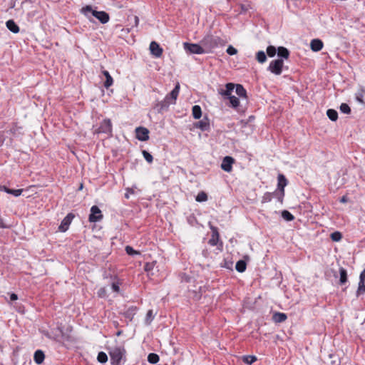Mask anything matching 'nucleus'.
<instances>
[{
	"label": "nucleus",
	"mask_w": 365,
	"mask_h": 365,
	"mask_svg": "<svg viewBox=\"0 0 365 365\" xmlns=\"http://www.w3.org/2000/svg\"><path fill=\"white\" fill-rule=\"evenodd\" d=\"M364 322H365V319H364Z\"/></svg>",
	"instance_id": "58"
},
{
	"label": "nucleus",
	"mask_w": 365,
	"mask_h": 365,
	"mask_svg": "<svg viewBox=\"0 0 365 365\" xmlns=\"http://www.w3.org/2000/svg\"><path fill=\"white\" fill-rule=\"evenodd\" d=\"M195 200L199 202H205L207 200V195L204 191H201L196 196Z\"/></svg>",
	"instance_id": "34"
},
{
	"label": "nucleus",
	"mask_w": 365,
	"mask_h": 365,
	"mask_svg": "<svg viewBox=\"0 0 365 365\" xmlns=\"http://www.w3.org/2000/svg\"><path fill=\"white\" fill-rule=\"evenodd\" d=\"M16 129H17V128L16 126H13V128H11L9 130V132L14 134L16 131Z\"/></svg>",
	"instance_id": "54"
},
{
	"label": "nucleus",
	"mask_w": 365,
	"mask_h": 365,
	"mask_svg": "<svg viewBox=\"0 0 365 365\" xmlns=\"http://www.w3.org/2000/svg\"><path fill=\"white\" fill-rule=\"evenodd\" d=\"M278 195V193L276 192H265L264 195L262 196V202L265 203L270 202L274 196Z\"/></svg>",
	"instance_id": "26"
},
{
	"label": "nucleus",
	"mask_w": 365,
	"mask_h": 365,
	"mask_svg": "<svg viewBox=\"0 0 365 365\" xmlns=\"http://www.w3.org/2000/svg\"><path fill=\"white\" fill-rule=\"evenodd\" d=\"M256 58L259 63H262L266 61L267 56L264 51H259L256 54Z\"/></svg>",
	"instance_id": "35"
},
{
	"label": "nucleus",
	"mask_w": 365,
	"mask_h": 365,
	"mask_svg": "<svg viewBox=\"0 0 365 365\" xmlns=\"http://www.w3.org/2000/svg\"><path fill=\"white\" fill-rule=\"evenodd\" d=\"M257 361L255 356L247 355L243 356V361L247 364H252Z\"/></svg>",
	"instance_id": "37"
},
{
	"label": "nucleus",
	"mask_w": 365,
	"mask_h": 365,
	"mask_svg": "<svg viewBox=\"0 0 365 365\" xmlns=\"http://www.w3.org/2000/svg\"><path fill=\"white\" fill-rule=\"evenodd\" d=\"M184 49L193 54H204L207 53V51L204 48L203 46L197 43H191L185 42L183 43Z\"/></svg>",
	"instance_id": "4"
},
{
	"label": "nucleus",
	"mask_w": 365,
	"mask_h": 365,
	"mask_svg": "<svg viewBox=\"0 0 365 365\" xmlns=\"http://www.w3.org/2000/svg\"><path fill=\"white\" fill-rule=\"evenodd\" d=\"M181 278L182 282H189L190 279V277L186 275L185 274H183Z\"/></svg>",
	"instance_id": "50"
},
{
	"label": "nucleus",
	"mask_w": 365,
	"mask_h": 365,
	"mask_svg": "<svg viewBox=\"0 0 365 365\" xmlns=\"http://www.w3.org/2000/svg\"><path fill=\"white\" fill-rule=\"evenodd\" d=\"M235 162V159L231 156H225L221 163V168L227 173H230L232 170V164Z\"/></svg>",
	"instance_id": "12"
},
{
	"label": "nucleus",
	"mask_w": 365,
	"mask_h": 365,
	"mask_svg": "<svg viewBox=\"0 0 365 365\" xmlns=\"http://www.w3.org/2000/svg\"><path fill=\"white\" fill-rule=\"evenodd\" d=\"M111 287H112V289L115 292H118L119 290H120V287H119V285L117 283H115L113 282L111 285Z\"/></svg>",
	"instance_id": "47"
},
{
	"label": "nucleus",
	"mask_w": 365,
	"mask_h": 365,
	"mask_svg": "<svg viewBox=\"0 0 365 365\" xmlns=\"http://www.w3.org/2000/svg\"><path fill=\"white\" fill-rule=\"evenodd\" d=\"M365 293V282L359 281L358 284V289L356 290V296L359 297Z\"/></svg>",
	"instance_id": "33"
},
{
	"label": "nucleus",
	"mask_w": 365,
	"mask_h": 365,
	"mask_svg": "<svg viewBox=\"0 0 365 365\" xmlns=\"http://www.w3.org/2000/svg\"><path fill=\"white\" fill-rule=\"evenodd\" d=\"M170 104L168 103V101H167L164 98V100L163 101L159 102L157 105V106L159 108L158 111L161 112V111L167 110L168 108V107L170 106Z\"/></svg>",
	"instance_id": "32"
},
{
	"label": "nucleus",
	"mask_w": 365,
	"mask_h": 365,
	"mask_svg": "<svg viewBox=\"0 0 365 365\" xmlns=\"http://www.w3.org/2000/svg\"><path fill=\"white\" fill-rule=\"evenodd\" d=\"M195 127L200 129L202 131H207L210 129V122L207 118H204L195 124Z\"/></svg>",
	"instance_id": "15"
},
{
	"label": "nucleus",
	"mask_w": 365,
	"mask_h": 365,
	"mask_svg": "<svg viewBox=\"0 0 365 365\" xmlns=\"http://www.w3.org/2000/svg\"><path fill=\"white\" fill-rule=\"evenodd\" d=\"M339 201L342 203H346L348 202V197L346 195H344L340 198Z\"/></svg>",
	"instance_id": "51"
},
{
	"label": "nucleus",
	"mask_w": 365,
	"mask_h": 365,
	"mask_svg": "<svg viewBox=\"0 0 365 365\" xmlns=\"http://www.w3.org/2000/svg\"><path fill=\"white\" fill-rule=\"evenodd\" d=\"M125 250L128 255L131 256L140 255V252L138 251L135 250L132 247L129 245L125 247Z\"/></svg>",
	"instance_id": "42"
},
{
	"label": "nucleus",
	"mask_w": 365,
	"mask_h": 365,
	"mask_svg": "<svg viewBox=\"0 0 365 365\" xmlns=\"http://www.w3.org/2000/svg\"><path fill=\"white\" fill-rule=\"evenodd\" d=\"M45 359V354L41 350H36L34 353V360L37 364H41L43 363Z\"/></svg>",
	"instance_id": "19"
},
{
	"label": "nucleus",
	"mask_w": 365,
	"mask_h": 365,
	"mask_svg": "<svg viewBox=\"0 0 365 365\" xmlns=\"http://www.w3.org/2000/svg\"><path fill=\"white\" fill-rule=\"evenodd\" d=\"M330 237L334 242H339L342 238V235L340 232L336 231L331 234Z\"/></svg>",
	"instance_id": "39"
},
{
	"label": "nucleus",
	"mask_w": 365,
	"mask_h": 365,
	"mask_svg": "<svg viewBox=\"0 0 365 365\" xmlns=\"http://www.w3.org/2000/svg\"><path fill=\"white\" fill-rule=\"evenodd\" d=\"M142 153H143V155L145 160L148 163H153V155L150 153H148L147 150H143L142 151Z\"/></svg>",
	"instance_id": "41"
},
{
	"label": "nucleus",
	"mask_w": 365,
	"mask_h": 365,
	"mask_svg": "<svg viewBox=\"0 0 365 365\" xmlns=\"http://www.w3.org/2000/svg\"><path fill=\"white\" fill-rule=\"evenodd\" d=\"M277 55L284 59H287L289 56V51L288 49L283 46H279L277 48Z\"/></svg>",
	"instance_id": "23"
},
{
	"label": "nucleus",
	"mask_w": 365,
	"mask_h": 365,
	"mask_svg": "<svg viewBox=\"0 0 365 365\" xmlns=\"http://www.w3.org/2000/svg\"><path fill=\"white\" fill-rule=\"evenodd\" d=\"M355 98L356 100L361 103H364V91H359L358 93H356V96H355Z\"/></svg>",
	"instance_id": "45"
},
{
	"label": "nucleus",
	"mask_w": 365,
	"mask_h": 365,
	"mask_svg": "<svg viewBox=\"0 0 365 365\" xmlns=\"http://www.w3.org/2000/svg\"><path fill=\"white\" fill-rule=\"evenodd\" d=\"M6 25L7 29L14 34H17L19 32V27L15 23V21L12 19L8 20L6 22Z\"/></svg>",
	"instance_id": "18"
},
{
	"label": "nucleus",
	"mask_w": 365,
	"mask_h": 365,
	"mask_svg": "<svg viewBox=\"0 0 365 365\" xmlns=\"http://www.w3.org/2000/svg\"><path fill=\"white\" fill-rule=\"evenodd\" d=\"M150 51L151 54L155 58H160L163 54V48L155 41H152L150 43Z\"/></svg>",
	"instance_id": "13"
},
{
	"label": "nucleus",
	"mask_w": 365,
	"mask_h": 365,
	"mask_svg": "<svg viewBox=\"0 0 365 365\" xmlns=\"http://www.w3.org/2000/svg\"><path fill=\"white\" fill-rule=\"evenodd\" d=\"M97 133L110 135L112 133V123L110 120L107 118L103 120L97 130Z\"/></svg>",
	"instance_id": "7"
},
{
	"label": "nucleus",
	"mask_w": 365,
	"mask_h": 365,
	"mask_svg": "<svg viewBox=\"0 0 365 365\" xmlns=\"http://www.w3.org/2000/svg\"><path fill=\"white\" fill-rule=\"evenodd\" d=\"M226 51L230 56H233L237 53V50L232 46H229Z\"/></svg>",
	"instance_id": "46"
},
{
	"label": "nucleus",
	"mask_w": 365,
	"mask_h": 365,
	"mask_svg": "<svg viewBox=\"0 0 365 365\" xmlns=\"http://www.w3.org/2000/svg\"><path fill=\"white\" fill-rule=\"evenodd\" d=\"M97 360L101 364H104L108 361V356L103 351H100L97 356Z\"/></svg>",
	"instance_id": "36"
},
{
	"label": "nucleus",
	"mask_w": 365,
	"mask_h": 365,
	"mask_svg": "<svg viewBox=\"0 0 365 365\" xmlns=\"http://www.w3.org/2000/svg\"><path fill=\"white\" fill-rule=\"evenodd\" d=\"M235 93L240 98H247V91L241 84H235Z\"/></svg>",
	"instance_id": "20"
},
{
	"label": "nucleus",
	"mask_w": 365,
	"mask_h": 365,
	"mask_svg": "<svg viewBox=\"0 0 365 365\" xmlns=\"http://www.w3.org/2000/svg\"><path fill=\"white\" fill-rule=\"evenodd\" d=\"M209 243L210 245L215 246L217 244L216 240L212 237V238L209 240Z\"/></svg>",
	"instance_id": "52"
},
{
	"label": "nucleus",
	"mask_w": 365,
	"mask_h": 365,
	"mask_svg": "<svg viewBox=\"0 0 365 365\" xmlns=\"http://www.w3.org/2000/svg\"><path fill=\"white\" fill-rule=\"evenodd\" d=\"M287 318V314L282 312H275L272 317L273 321L276 323L283 322Z\"/></svg>",
	"instance_id": "21"
},
{
	"label": "nucleus",
	"mask_w": 365,
	"mask_h": 365,
	"mask_svg": "<svg viewBox=\"0 0 365 365\" xmlns=\"http://www.w3.org/2000/svg\"><path fill=\"white\" fill-rule=\"evenodd\" d=\"M340 111L344 114H349L351 113V108L347 103H341L339 107Z\"/></svg>",
	"instance_id": "40"
},
{
	"label": "nucleus",
	"mask_w": 365,
	"mask_h": 365,
	"mask_svg": "<svg viewBox=\"0 0 365 365\" xmlns=\"http://www.w3.org/2000/svg\"><path fill=\"white\" fill-rule=\"evenodd\" d=\"M337 365H339V364H337Z\"/></svg>",
	"instance_id": "59"
},
{
	"label": "nucleus",
	"mask_w": 365,
	"mask_h": 365,
	"mask_svg": "<svg viewBox=\"0 0 365 365\" xmlns=\"http://www.w3.org/2000/svg\"><path fill=\"white\" fill-rule=\"evenodd\" d=\"M278 183H277V187L280 190V192L278 193V200L279 202L282 203L283 197L284 196V187L287 185V180L284 175L279 174L277 177Z\"/></svg>",
	"instance_id": "6"
},
{
	"label": "nucleus",
	"mask_w": 365,
	"mask_h": 365,
	"mask_svg": "<svg viewBox=\"0 0 365 365\" xmlns=\"http://www.w3.org/2000/svg\"><path fill=\"white\" fill-rule=\"evenodd\" d=\"M192 115L195 119H199L202 115V110L200 106L195 105L192 107Z\"/></svg>",
	"instance_id": "28"
},
{
	"label": "nucleus",
	"mask_w": 365,
	"mask_h": 365,
	"mask_svg": "<svg viewBox=\"0 0 365 365\" xmlns=\"http://www.w3.org/2000/svg\"><path fill=\"white\" fill-rule=\"evenodd\" d=\"M120 334V331H118V332L117 333V335H118V336H119Z\"/></svg>",
	"instance_id": "56"
},
{
	"label": "nucleus",
	"mask_w": 365,
	"mask_h": 365,
	"mask_svg": "<svg viewBox=\"0 0 365 365\" xmlns=\"http://www.w3.org/2000/svg\"><path fill=\"white\" fill-rule=\"evenodd\" d=\"M81 12L85 16H86L90 21H92V16L96 18L103 24L108 23L110 19V16L108 13L103 11H98L96 10H94L90 5L83 6L81 9Z\"/></svg>",
	"instance_id": "1"
},
{
	"label": "nucleus",
	"mask_w": 365,
	"mask_h": 365,
	"mask_svg": "<svg viewBox=\"0 0 365 365\" xmlns=\"http://www.w3.org/2000/svg\"><path fill=\"white\" fill-rule=\"evenodd\" d=\"M154 319L153 310L150 309L148 311L145 317V324H150Z\"/></svg>",
	"instance_id": "43"
},
{
	"label": "nucleus",
	"mask_w": 365,
	"mask_h": 365,
	"mask_svg": "<svg viewBox=\"0 0 365 365\" xmlns=\"http://www.w3.org/2000/svg\"><path fill=\"white\" fill-rule=\"evenodd\" d=\"M246 267L247 264L244 260H239L235 265L236 270L241 273L245 271Z\"/></svg>",
	"instance_id": "27"
},
{
	"label": "nucleus",
	"mask_w": 365,
	"mask_h": 365,
	"mask_svg": "<svg viewBox=\"0 0 365 365\" xmlns=\"http://www.w3.org/2000/svg\"><path fill=\"white\" fill-rule=\"evenodd\" d=\"M103 218V215L101 210L98 206L93 205L91 208V214L89 215L88 220L91 222H96Z\"/></svg>",
	"instance_id": "8"
},
{
	"label": "nucleus",
	"mask_w": 365,
	"mask_h": 365,
	"mask_svg": "<svg viewBox=\"0 0 365 365\" xmlns=\"http://www.w3.org/2000/svg\"><path fill=\"white\" fill-rule=\"evenodd\" d=\"M359 281L365 282V269L360 274Z\"/></svg>",
	"instance_id": "48"
},
{
	"label": "nucleus",
	"mask_w": 365,
	"mask_h": 365,
	"mask_svg": "<svg viewBox=\"0 0 365 365\" xmlns=\"http://www.w3.org/2000/svg\"><path fill=\"white\" fill-rule=\"evenodd\" d=\"M282 217L286 220V221H292L294 219V215L287 210H283L282 212Z\"/></svg>",
	"instance_id": "38"
},
{
	"label": "nucleus",
	"mask_w": 365,
	"mask_h": 365,
	"mask_svg": "<svg viewBox=\"0 0 365 365\" xmlns=\"http://www.w3.org/2000/svg\"><path fill=\"white\" fill-rule=\"evenodd\" d=\"M125 354V350L122 346L113 347L109 351L110 361L113 365H120L123 356Z\"/></svg>",
	"instance_id": "3"
},
{
	"label": "nucleus",
	"mask_w": 365,
	"mask_h": 365,
	"mask_svg": "<svg viewBox=\"0 0 365 365\" xmlns=\"http://www.w3.org/2000/svg\"><path fill=\"white\" fill-rule=\"evenodd\" d=\"M216 236H217V238H218L219 235H218V232L217 231H216Z\"/></svg>",
	"instance_id": "55"
},
{
	"label": "nucleus",
	"mask_w": 365,
	"mask_h": 365,
	"mask_svg": "<svg viewBox=\"0 0 365 365\" xmlns=\"http://www.w3.org/2000/svg\"><path fill=\"white\" fill-rule=\"evenodd\" d=\"M103 74L106 77V81L104 82V86L106 88H108L110 86H111L113 83V79L112 76L110 75L109 72L108 71H103Z\"/></svg>",
	"instance_id": "22"
},
{
	"label": "nucleus",
	"mask_w": 365,
	"mask_h": 365,
	"mask_svg": "<svg viewBox=\"0 0 365 365\" xmlns=\"http://www.w3.org/2000/svg\"><path fill=\"white\" fill-rule=\"evenodd\" d=\"M283 65V59H276L272 61L268 66V71L275 75H280L282 72Z\"/></svg>",
	"instance_id": "5"
},
{
	"label": "nucleus",
	"mask_w": 365,
	"mask_h": 365,
	"mask_svg": "<svg viewBox=\"0 0 365 365\" xmlns=\"http://www.w3.org/2000/svg\"><path fill=\"white\" fill-rule=\"evenodd\" d=\"M10 299L11 301H16L18 299V295L15 293L10 294Z\"/></svg>",
	"instance_id": "49"
},
{
	"label": "nucleus",
	"mask_w": 365,
	"mask_h": 365,
	"mask_svg": "<svg viewBox=\"0 0 365 365\" xmlns=\"http://www.w3.org/2000/svg\"><path fill=\"white\" fill-rule=\"evenodd\" d=\"M230 101V106L233 108H237L240 106L239 98L235 96H231L227 98Z\"/></svg>",
	"instance_id": "31"
},
{
	"label": "nucleus",
	"mask_w": 365,
	"mask_h": 365,
	"mask_svg": "<svg viewBox=\"0 0 365 365\" xmlns=\"http://www.w3.org/2000/svg\"><path fill=\"white\" fill-rule=\"evenodd\" d=\"M277 52V49L273 46H269L267 48V53L269 57H273L275 56Z\"/></svg>",
	"instance_id": "44"
},
{
	"label": "nucleus",
	"mask_w": 365,
	"mask_h": 365,
	"mask_svg": "<svg viewBox=\"0 0 365 365\" xmlns=\"http://www.w3.org/2000/svg\"><path fill=\"white\" fill-rule=\"evenodd\" d=\"M137 312V307L131 306L125 311L124 316L125 318L131 321L133 319L134 316L136 314Z\"/></svg>",
	"instance_id": "17"
},
{
	"label": "nucleus",
	"mask_w": 365,
	"mask_h": 365,
	"mask_svg": "<svg viewBox=\"0 0 365 365\" xmlns=\"http://www.w3.org/2000/svg\"><path fill=\"white\" fill-rule=\"evenodd\" d=\"M136 138L140 141H146L149 139V130L145 127H138L135 128Z\"/></svg>",
	"instance_id": "10"
},
{
	"label": "nucleus",
	"mask_w": 365,
	"mask_h": 365,
	"mask_svg": "<svg viewBox=\"0 0 365 365\" xmlns=\"http://www.w3.org/2000/svg\"><path fill=\"white\" fill-rule=\"evenodd\" d=\"M1 189L4 191H5L6 193L11 194L15 197H18V196L21 195V193L23 192V189L14 190V189L8 188L6 186L2 187Z\"/></svg>",
	"instance_id": "24"
},
{
	"label": "nucleus",
	"mask_w": 365,
	"mask_h": 365,
	"mask_svg": "<svg viewBox=\"0 0 365 365\" xmlns=\"http://www.w3.org/2000/svg\"><path fill=\"white\" fill-rule=\"evenodd\" d=\"M135 25L137 26L139 24V18L137 16H134Z\"/></svg>",
	"instance_id": "53"
},
{
	"label": "nucleus",
	"mask_w": 365,
	"mask_h": 365,
	"mask_svg": "<svg viewBox=\"0 0 365 365\" xmlns=\"http://www.w3.org/2000/svg\"><path fill=\"white\" fill-rule=\"evenodd\" d=\"M310 46L313 51L317 52L322 49L323 42L320 39L314 38L311 41Z\"/></svg>",
	"instance_id": "16"
},
{
	"label": "nucleus",
	"mask_w": 365,
	"mask_h": 365,
	"mask_svg": "<svg viewBox=\"0 0 365 365\" xmlns=\"http://www.w3.org/2000/svg\"><path fill=\"white\" fill-rule=\"evenodd\" d=\"M74 215L71 213L68 214L61 221L58 227V230L61 232H65L68 230Z\"/></svg>",
	"instance_id": "11"
},
{
	"label": "nucleus",
	"mask_w": 365,
	"mask_h": 365,
	"mask_svg": "<svg viewBox=\"0 0 365 365\" xmlns=\"http://www.w3.org/2000/svg\"><path fill=\"white\" fill-rule=\"evenodd\" d=\"M327 115L331 121H336L338 118V113L334 109H328Z\"/></svg>",
	"instance_id": "30"
},
{
	"label": "nucleus",
	"mask_w": 365,
	"mask_h": 365,
	"mask_svg": "<svg viewBox=\"0 0 365 365\" xmlns=\"http://www.w3.org/2000/svg\"><path fill=\"white\" fill-rule=\"evenodd\" d=\"M235 86V84H234L233 83H227L225 85V89H219L218 93L227 98L230 96H232V92L233 91Z\"/></svg>",
	"instance_id": "14"
},
{
	"label": "nucleus",
	"mask_w": 365,
	"mask_h": 365,
	"mask_svg": "<svg viewBox=\"0 0 365 365\" xmlns=\"http://www.w3.org/2000/svg\"><path fill=\"white\" fill-rule=\"evenodd\" d=\"M180 84L179 83H177V84L175 85V88L171 91L170 93H169L168 94L166 95V96L165 97V99L168 101V103L172 105V104H175L176 103V100L178 98V96L179 95V92H180Z\"/></svg>",
	"instance_id": "9"
},
{
	"label": "nucleus",
	"mask_w": 365,
	"mask_h": 365,
	"mask_svg": "<svg viewBox=\"0 0 365 365\" xmlns=\"http://www.w3.org/2000/svg\"><path fill=\"white\" fill-rule=\"evenodd\" d=\"M339 274H340V279H339L340 284H345L347 282L346 270L344 268L341 267L339 269Z\"/></svg>",
	"instance_id": "25"
},
{
	"label": "nucleus",
	"mask_w": 365,
	"mask_h": 365,
	"mask_svg": "<svg viewBox=\"0 0 365 365\" xmlns=\"http://www.w3.org/2000/svg\"><path fill=\"white\" fill-rule=\"evenodd\" d=\"M159 360H160V357L157 354L150 353L148 356V361L150 364H155L159 361Z\"/></svg>",
	"instance_id": "29"
},
{
	"label": "nucleus",
	"mask_w": 365,
	"mask_h": 365,
	"mask_svg": "<svg viewBox=\"0 0 365 365\" xmlns=\"http://www.w3.org/2000/svg\"><path fill=\"white\" fill-rule=\"evenodd\" d=\"M0 135H1V133H0Z\"/></svg>",
	"instance_id": "57"
},
{
	"label": "nucleus",
	"mask_w": 365,
	"mask_h": 365,
	"mask_svg": "<svg viewBox=\"0 0 365 365\" xmlns=\"http://www.w3.org/2000/svg\"><path fill=\"white\" fill-rule=\"evenodd\" d=\"M207 51V53H210L214 48L224 45L223 40L216 36L206 35L200 43Z\"/></svg>",
	"instance_id": "2"
}]
</instances>
